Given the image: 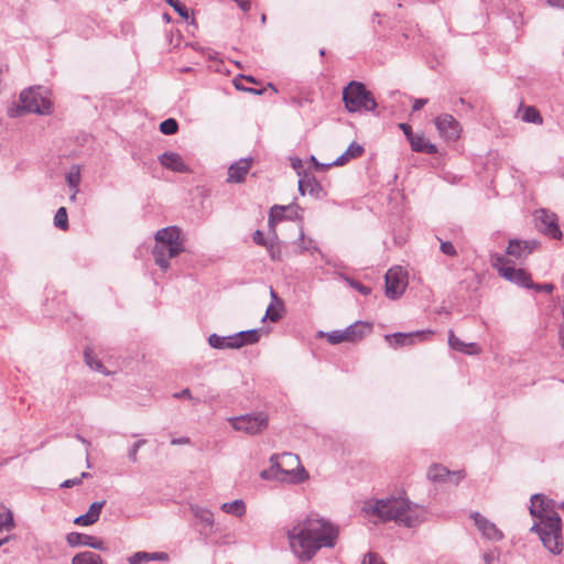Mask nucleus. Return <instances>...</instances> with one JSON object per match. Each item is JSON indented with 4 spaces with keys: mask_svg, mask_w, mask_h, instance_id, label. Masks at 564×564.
Wrapping results in <instances>:
<instances>
[{
    "mask_svg": "<svg viewBox=\"0 0 564 564\" xmlns=\"http://www.w3.org/2000/svg\"><path fill=\"white\" fill-rule=\"evenodd\" d=\"M229 345L232 348H241L246 345H252L260 340V333L258 329L242 330L229 336Z\"/></svg>",
    "mask_w": 564,
    "mask_h": 564,
    "instance_id": "19",
    "label": "nucleus"
},
{
    "mask_svg": "<svg viewBox=\"0 0 564 564\" xmlns=\"http://www.w3.org/2000/svg\"><path fill=\"white\" fill-rule=\"evenodd\" d=\"M270 462L271 467L260 473L264 480L300 484L308 477L306 470L301 467L299 457L292 453L272 455Z\"/></svg>",
    "mask_w": 564,
    "mask_h": 564,
    "instance_id": "4",
    "label": "nucleus"
},
{
    "mask_svg": "<svg viewBox=\"0 0 564 564\" xmlns=\"http://www.w3.org/2000/svg\"><path fill=\"white\" fill-rule=\"evenodd\" d=\"M538 247L539 242L536 240L511 239L507 247V253L516 259H522L528 257Z\"/></svg>",
    "mask_w": 564,
    "mask_h": 564,
    "instance_id": "16",
    "label": "nucleus"
},
{
    "mask_svg": "<svg viewBox=\"0 0 564 564\" xmlns=\"http://www.w3.org/2000/svg\"><path fill=\"white\" fill-rule=\"evenodd\" d=\"M147 443L145 440H139L132 444V446L128 451V457L131 462L135 463L138 460V451Z\"/></svg>",
    "mask_w": 564,
    "mask_h": 564,
    "instance_id": "42",
    "label": "nucleus"
},
{
    "mask_svg": "<svg viewBox=\"0 0 564 564\" xmlns=\"http://www.w3.org/2000/svg\"><path fill=\"white\" fill-rule=\"evenodd\" d=\"M470 517L485 539L490 541H500L503 539L502 531L486 517L481 516L479 512H473Z\"/></svg>",
    "mask_w": 564,
    "mask_h": 564,
    "instance_id": "13",
    "label": "nucleus"
},
{
    "mask_svg": "<svg viewBox=\"0 0 564 564\" xmlns=\"http://www.w3.org/2000/svg\"><path fill=\"white\" fill-rule=\"evenodd\" d=\"M440 248L444 254L449 257H455L457 253L454 245L451 241H442Z\"/></svg>",
    "mask_w": 564,
    "mask_h": 564,
    "instance_id": "48",
    "label": "nucleus"
},
{
    "mask_svg": "<svg viewBox=\"0 0 564 564\" xmlns=\"http://www.w3.org/2000/svg\"><path fill=\"white\" fill-rule=\"evenodd\" d=\"M191 511L205 527L212 528L214 525V514L210 510L197 505H192Z\"/></svg>",
    "mask_w": 564,
    "mask_h": 564,
    "instance_id": "26",
    "label": "nucleus"
},
{
    "mask_svg": "<svg viewBox=\"0 0 564 564\" xmlns=\"http://www.w3.org/2000/svg\"><path fill=\"white\" fill-rule=\"evenodd\" d=\"M14 527L13 513L11 510L1 506V516H0V530L7 529L10 530Z\"/></svg>",
    "mask_w": 564,
    "mask_h": 564,
    "instance_id": "36",
    "label": "nucleus"
},
{
    "mask_svg": "<svg viewBox=\"0 0 564 564\" xmlns=\"http://www.w3.org/2000/svg\"><path fill=\"white\" fill-rule=\"evenodd\" d=\"M316 188H319V184L316 182L315 177H313V176L311 177V176L305 175L304 178H301L299 181V191L302 195H304L306 193V191H308L311 194H313Z\"/></svg>",
    "mask_w": 564,
    "mask_h": 564,
    "instance_id": "30",
    "label": "nucleus"
},
{
    "mask_svg": "<svg viewBox=\"0 0 564 564\" xmlns=\"http://www.w3.org/2000/svg\"><path fill=\"white\" fill-rule=\"evenodd\" d=\"M191 441L188 437H180V438H173L171 441V444L172 445H184V444H188Z\"/></svg>",
    "mask_w": 564,
    "mask_h": 564,
    "instance_id": "56",
    "label": "nucleus"
},
{
    "mask_svg": "<svg viewBox=\"0 0 564 564\" xmlns=\"http://www.w3.org/2000/svg\"><path fill=\"white\" fill-rule=\"evenodd\" d=\"M399 127L404 132V134L406 135L408 141H410L411 138H413L415 135L412 132L411 126H409L408 123H400Z\"/></svg>",
    "mask_w": 564,
    "mask_h": 564,
    "instance_id": "51",
    "label": "nucleus"
},
{
    "mask_svg": "<svg viewBox=\"0 0 564 564\" xmlns=\"http://www.w3.org/2000/svg\"><path fill=\"white\" fill-rule=\"evenodd\" d=\"M339 528L329 520L310 514L288 531L290 547L301 562L311 561L324 547L337 544Z\"/></svg>",
    "mask_w": 564,
    "mask_h": 564,
    "instance_id": "1",
    "label": "nucleus"
},
{
    "mask_svg": "<svg viewBox=\"0 0 564 564\" xmlns=\"http://www.w3.org/2000/svg\"><path fill=\"white\" fill-rule=\"evenodd\" d=\"M364 151H365L364 147L354 141L349 144L347 150L332 163L322 164L316 160L315 156H312L311 161L314 163L316 169L324 170L326 167H330L334 165H336V166L344 165L351 159L359 158L364 153Z\"/></svg>",
    "mask_w": 564,
    "mask_h": 564,
    "instance_id": "14",
    "label": "nucleus"
},
{
    "mask_svg": "<svg viewBox=\"0 0 564 564\" xmlns=\"http://www.w3.org/2000/svg\"><path fill=\"white\" fill-rule=\"evenodd\" d=\"M546 3L555 8H564V0H545Z\"/></svg>",
    "mask_w": 564,
    "mask_h": 564,
    "instance_id": "58",
    "label": "nucleus"
},
{
    "mask_svg": "<svg viewBox=\"0 0 564 564\" xmlns=\"http://www.w3.org/2000/svg\"><path fill=\"white\" fill-rule=\"evenodd\" d=\"M534 217L540 232L552 239L560 240L562 238L563 234L558 227V217L555 213L541 208L535 212Z\"/></svg>",
    "mask_w": 564,
    "mask_h": 564,
    "instance_id": "10",
    "label": "nucleus"
},
{
    "mask_svg": "<svg viewBox=\"0 0 564 564\" xmlns=\"http://www.w3.org/2000/svg\"><path fill=\"white\" fill-rule=\"evenodd\" d=\"M361 564H387L384 563L378 554L369 552L365 554Z\"/></svg>",
    "mask_w": 564,
    "mask_h": 564,
    "instance_id": "46",
    "label": "nucleus"
},
{
    "mask_svg": "<svg viewBox=\"0 0 564 564\" xmlns=\"http://www.w3.org/2000/svg\"><path fill=\"white\" fill-rule=\"evenodd\" d=\"M408 280L401 268H392L386 273V295L391 300L399 299L405 291Z\"/></svg>",
    "mask_w": 564,
    "mask_h": 564,
    "instance_id": "11",
    "label": "nucleus"
},
{
    "mask_svg": "<svg viewBox=\"0 0 564 564\" xmlns=\"http://www.w3.org/2000/svg\"><path fill=\"white\" fill-rule=\"evenodd\" d=\"M265 247H267V250L269 252L271 260H273V261L281 260V248H280V245L278 241L271 240L267 243Z\"/></svg>",
    "mask_w": 564,
    "mask_h": 564,
    "instance_id": "38",
    "label": "nucleus"
},
{
    "mask_svg": "<svg viewBox=\"0 0 564 564\" xmlns=\"http://www.w3.org/2000/svg\"><path fill=\"white\" fill-rule=\"evenodd\" d=\"M77 440H79L82 443L86 444V445H89V442H87L84 437H82L80 435H76Z\"/></svg>",
    "mask_w": 564,
    "mask_h": 564,
    "instance_id": "59",
    "label": "nucleus"
},
{
    "mask_svg": "<svg viewBox=\"0 0 564 564\" xmlns=\"http://www.w3.org/2000/svg\"><path fill=\"white\" fill-rule=\"evenodd\" d=\"M361 513L373 523L394 521L406 528H415L426 520V509L403 496L368 499L362 503Z\"/></svg>",
    "mask_w": 564,
    "mask_h": 564,
    "instance_id": "2",
    "label": "nucleus"
},
{
    "mask_svg": "<svg viewBox=\"0 0 564 564\" xmlns=\"http://www.w3.org/2000/svg\"><path fill=\"white\" fill-rule=\"evenodd\" d=\"M366 330H370V325L367 323L356 322L348 326L343 334L346 335L347 341H357L364 338Z\"/></svg>",
    "mask_w": 564,
    "mask_h": 564,
    "instance_id": "24",
    "label": "nucleus"
},
{
    "mask_svg": "<svg viewBox=\"0 0 564 564\" xmlns=\"http://www.w3.org/2000/svg\"><path fill=\"white\" fill-rule=\"evenodd\" d=\"M66 182L70 189H75V193H78V186L80 183L79 166L75 165L70 169V171L66 174Z\"/></svg>",
    "mask_w": 564,
    "mask_h": 564,
    "instance_id": "32",
    "label": "nucleus"
},
{
    "mask_svg": "<svg viewBox=\"0 0 564 564\" xmlns=\"http://www.w3.org/2000/svg\"><path fill=\"white\" fill-rule=\"evenodd\" d=\"M343 100L349 112H373L378 106L371 91L362 83L355 80L344 88Z\"/></svg>",
    "mask_w": 564,
    "mask_h": 564,
    "instance_id": "7",
    "label": "nucleus"
},
{
    "mask_svg": "<svg viewBox=\"0 0 564 564\" xmlns=\"http://www.w3.org/2000/svg\"><path fill=\"white\" fill-rule=\"evenodd\" d=\"M533 518H538L531 531L536 532L544 547L552 554H560L563 550L562 520L555 510V502L544 495L535 494L531 497L529 508Z\"/></svg>",
    "mask_w": 564,
    "mask_h": 564,
    "instance_id": "3",
    "label": "nucleus"
},
{
    "mask_svg": "<svg viewBox=\"0 0 564 564\" xmlns=\"http://www.w3.org/2000/svg\"><path fill=\"white\" fill-rule=\"evenodd\" d=\"M435 126L440 134L449 141L457 140L462 132L459 122L453 116L447 113L436 117Z\"/></svg>",
    "mask_w": 564,
    "mask_h": 564,
    "instance_id": "12",
    "label": "nucleus"
},
{
    "mask_svg": "<svg viewBox=\"0 0 564 564\" xmlns=\"http://www.w3.org/2000/svg\"><path fill=\"white\" fill-rule=\"evenodd\" d=\"M553 288L554 286L550 283H545V284H534L533 283V286L531 289H535L536 291H540V292L551 293L553 291Z\"/></svg>",
    "mask_w": 564,
    "mask_h": 564,
    "instance_id": "49",
    "label": "nucleus"
},
{
    "mask_svg": "<svg viewBox=\"0 0 564 564\" xmlns=\"http://www.w3.org/2000/svg\"><path fill=\"white\" fill-rule=\"evenodd\" d=\"M72 564H104V562L100 555L91 551H85L76 554L72 560Z\"/></svg>",
    "mask_w": 564,
    "mask_h": 564,
    "instance_id": "28",
    "label": "nucleus"
},
{
    "mask_svg": "<svg viewBox=\"0 0 564 564\" xmlns=\"http://www.w3.org/2000/svg\"><path fill=\"white\" fill-rule=\"evenodd\" d=\"M177 130H178V123L173 118L165 119L164 121H162L160 123V131L163 134L172 135V134H175L177 132Z\"/></svg>",
    "mask_w": 564,
    "mask_h": 564,
    "instance_id": "37",
    "label": "nucleus"
},
{
    "mask_svg": "<svg viewBox=\"0 0 564 564\" xmlns=\"http://www.w3.org/2000/svg\"><path fill=\"white\" fill-rule=\"evenodd\" d=\"M271 296L274 301H278V295L276 293L273 291V289H271Z\"/></svg>",
    "mask_w": 564,
    "mask_h": 564,
    "instance_id": "60",
    "label": "nucleus"
},
{
    "mask_svg": "<svg viewBox=\"0 0 564 564\" xmlns=\"http://www.w3.org/2000/svg\"><path fill=\"white\" fill-rule=\"evenodd\" d=\"M291 206H279L275 205L271 208L269 215V226H273L274 223L280 221L285 218V213L290 210Z\"/></svg>",
    "mask_w": 564,
    "mask_h": 564,
    "instance_id": "31",
    "label": "nucleus"
},
{
    "mask_svg": "<svg viewBox=\"0 0 564 564\" xmlns=\"http://www.w3.org/2000/svg\"><path fill=\"white\" fill-rule=\"evenodd\" d=\"M167 560H169V555H167V553H164V552L149 553V552H144V551H139V552H135L134 554H132L128 558V562H129V564H142V563L150 562V561H167Z\"/></svg>",
    "mask_w": 564,
    "mask_h": 564,
    "instance_id": "23",
    "label": "nucleus"
},
{
    "mask_svg": "<svg viewBox=\"0 0 564 564\" xmlns=\"http://www.w3.org/2000/svg\"><path fill=\"white\" fill-rule=\"evenodd\" d=\"M53 111V104L48 97V91L43 87H29L23 89L19 96V104L8 110L11 118L20 117L24 113L50 115Z\"/></svg>",
    "mask_w": 564,
    "mask_h": 564,
    "instance_id": "6",
    "label": "nucleus"
},
{
    "mask_svg": "<svg viewBox=\"0 0 564 564\" xmlns=\"http://www.w3.org/2000/svg\"><path fill=\"white\" fill-rule=\"evenodd\" d=\"M432 332H414V333H395L393 335H386V340L390 346L397 348L399 346L412 345L415 339L423 340Z\"/></svg>",
    "mask_w": 564,
    "mask_h": 564,
    "instance_id": "17",
    "label": "nucleus"
},
{
    "mask_svg": "<svg viewBox=\"0 0 564 564\" xmlns=\"http://www.w3.org/2000/svg\"><path fill=\"white\" fill-rule=\"evenodd\" d=\"M221 510L228 514L242 517L246 512V505L241 499H237L232 502L223 503Z\"/></svg>",
    "mask_w": 564,
    "mask_h": 564,
    "instance_id": "29",
    "label": "nucleus"
},
{
    "mask_svg": "<svg viewBox=\"0 0 564 564\" xmlns=\"http://www.w3.org/2000/svg\"><path fill=\"white\" fill-rule=\"evenodd\" d=\"M253 241L259 246H267L268 243V241L263 237V234L260 230H257L253 234Z\"/></svg>",
    "mask_w": 564,
    "mask_h": 564,
    "instance_id": "50",
    "label": "nucleus"
},
{
    "mask_svg": "<svg viewBox=\"0 0 564 564\" xmlns=\"http://www.w3.org/2000/svg\"><path fill=\"white\" fill-rule=\"evenodd\" d=\"M79 484H82L80 478H73V479H67L64 482H62L61 487L62 488H70V487L77 486Z\"/></svg>",
    "mask_w": 564,
    "mask_h": 564,
    "instance_id": "52",
    "label": "nucleus"
},
{
    "mask_svg": "<svg viewBox=\"0 0 564 564\" xmlns=\"http://www.w3.org/2000/svg\"><path fill=\"white\" fill-rule=\"evenodd\" d=\"M496 560L494 552L489 551L484 554V561L486 564H491Z\"/></svg>",
    "mask_w": 564,
    "mask_h": 564,
    "instance_id": "57",
    "label": "nucleus"
},
{
    "mask_svg": "<svg viewBox=\"0 0 564 564\" xmlns=\"http://www.w3.org/2000/svg\"><path fill=\"white\" fill-rule=\"evenodd\" d=\"M229 336H226V337H221V336H218L217 334H212L209 337H208V344L215 348V349H225V348H229V349H234L230 345H229Z\"/></svg>",
    "mask_w": 564,
    "mask_h": 564,
    "instance_id": "33",
    "label": "nucleus"
},
{
    "mask_svg": "<svg viewBox=\"0 0 564 564\" xmlns=\"http://www.w3.org/2000/svg\"><path fill=\"white\" fill-rule=\"evenodd\" d=\"M229 422L236 431L253 435L260 433L268 426V416L263 412L249 413L231 417Z\"/></svg>",
    "mask_w": 564,
    "mask_h": 564,
    "instance_id": "9",
    "label": "nucleus"
},
{
    "mask_svg": "<svg viewBox=\"0 0 564 564\" xmlns=\"http://www.w3.org/2000/svg\"><path fill=\"white\" fill-rule=\"evenodd\" d=\"M491 263L492 267L498 270L499 274L506 280L527 289H531L533 286L530 274L523 269H517L508 265L503 256L498 253L494 254L491 257Z\"/></svg>",
    "mask_w": 564,
    "mask_h": 564,
    "instance_id": "8",
    "label": "nucleus"
},
{
    "mask_svg": "<svg viewBox=\"0 0 564 564\" xmlns=\"http://www.w3.org/2000/svg\"><path fill=\"white\" fill-rule=\"evenodd\" d=\"M84 357H85V361H86L87 366L90 369H93L95 371H98V372H100L102 375H106V376H109L111 373L110 371H108L106 369L104 364L99 359L96 358L93 349L86 348L85 352H84Z\"/></svg>",
    "mask_w": 564,
    "mask_h": 564,
    "instance_id": "27",
    "label": "nucleus"
},
{
    "mask_svg": "<svg viewBox=\"0 0 564 564\" xmlns=\"http://www.w3.org/2000/svg\"><path fill=\"white\" fill-rule=\"evenodd\" d=\"M89 476H90L89 473L84 471V473H82L79 478L83 479V478H87Z\"/></svg>",
    "mask_w": 564,
    "mask_h": 564,
    "instance_id": "62",
    "label": "nucleus"
},
{
    "mask_svg": "<svg viewBox=\"0 0 564 564\" xmlns=\"http://www.w3.org/2000/svg\"><path fill=\"white\" fill-rule=\"evenodd\" d=\"M521 118L525 122L542 123V117L540 112L534 107L531 106H528L523 109Z\"/></svg>",
    "mask_w": 564,
    "mask_h": 564,
    "instance_id": "35",
    "label": "nucleus"
},
{
    "mask_svg": "<svg viewBox=\"0 0 564 564\" xmlns=\"http://www.w3.org/2000/svg\"><path fill=\"white\" fill-rule=\"evenodd\" d=\"M448 345L452 349L467 354L477 355L480 352V348L475 344H466L455 336L453 330L448 332Z\"/></svg>",
    "mask_w": 564,
    "mask_h": 564,
    "instance_id": "22",
    "label": "nucleus"
},
{
    "mask_svg": "<svg viewBox=\"0 0 564 564\" xmlns=\"http://www.w3.org/2000/svg\"><path fill=\"white\" fill-rule=\"evenodd\" d=\"M106 501H95L90 505L88 509V513L95 519L97 522L101 512L102 507L105 506Z\"/></svg>",
    "mask_w": 564,
    "mask_h": 564,
    "instance_id": "43",
    "label": "nucleus"
},
{
    "mask_svg": "<svg viewBox=\"0 0 564 564\" xmlns=\"http://www.w3.org/2000/svg\"><path fill=\"white\" fill-rule=\"evenodd\" d=\"M427 477L432 481H444L446 478L449 480L455 478L454 482L458 484V481L463 478V475L460 471L452 474L446 467L442 465H432L427 470Z\"/></svg>",
    "mask_w": 564,
    "mask_h": 564,
    "instance_id": "20",
    "label": "nucleus"
},
{
    "mask_svg": "<svg viewBox=\"0 0 564 564\" xmlns=\"http://www.w3.org/2000/svg\"><path fill=\"white\" fill-rule=\"evenodd\" d=\"M72 191H73V193L70 195V200H75L77 193H75V189H72Z\"/></svg>",
    "mask_w": 564,
    "mask_h": 564,
    "instance_id": "64",
    "label": "nucleus"
},
{
    "mask_svg": "<svg viewBox=\"0 0 564 564\" xmlns=\"http://www.w3.org/2000/svg\"><path fill=\"white\" fill-rule=\"evenodd\" d=\"M238 7L243 10V11H249L250 8H251V4H250V1L249 0H234Z\"/></svg>",
    "mask_w": 564,
    "mask_h": 564,
    "instance_id": "55",
    "label": "nucleus"
},
{
    "mask_svg": "<svg viewBox=\"0 0 564 564\" xmlns=\"http://www.w3.org/2000/svg\"><path fill=\"white\" fill-rule=\"evenodd\" d=\"M251 163L249 160H239L231 164L228 169V182L240 183L245 180V176L249 172Z\"/></svg>",
    "mask_w": 564,
    "mask_h": 564,
    "instance_id": "21",
    "label": "nucleus"
},
{
    "mask_svg": "<svg viewBox=\"0 0 564 564\" xmlns=\"http://www.w3.org/2000/svg\"><path fill=\"white\" fill-rule=\"evenodd\" d=\"M54 225L61 230L68 229V216L65 207H59L54 217Z\"/></svg>",
    "mask_w": 564,
    "mask_h": 564,
    "instance_id": "34",
    "label": "nucleus"
},
{
    "mask_svg": "<svg viewBox=\"0 0 564 564\" xmlns=\"http://www.w3.org/2000/svg\"><path fill=\"white\" fill-rule=\"evenodd\" d=\"M300 239H301V243H300L301 251H311V250L319 251L318 248L316 246H314V242L312 239H307V240L305 239L303 231L301 232Z\"/></svg>",
    "mask_w": 564,
    "mask_h": 564,
    "instance_id": "44",
    "label": "nucleus"
},
{
    "mask_svg": "<svg viewBox=\"0 0 564 564\" xmlns=\"http://www.w3.org/2000/svg\"><path fill=\"white\" fill-rule=\"evenodd\" d=\"M409 142L412 150L415 152H424L427 154H435L437 152L436 145L427 141L423 135L415 134Z\"/></svg>",
    "mask_w": 564,
    "mask_h": 564,
    "instance_id": "25",
    "label": "nucleus"
},
{
    "mask_svg": "<svg viewBox=\"0 0 564 564\" xmlns=\"http://www.w3.org/2000/svg\"><path fill=\"white\" fill-rule=\"evenodd\" d=\"M243 78L247 79L248 82L256 83L254 78L251 76H243Z\"/></svg>",
    "mask_w": 564,
    "mask_h": 564,
    "instance_id": "61",
    "label": "nucleus"
},
{
    "mask_svg": "<svg viewBox=\"0 0 564 564\" xmlns=\"http://www.w3.org/2000/svg\"><path fill=\"white\" fill-rule=\"evenodd\" d=\"M426 104H427V99L426 98L415 99L414 104H413V111L421 110Z\"/></svg>",
    "mask_w": 564,
    "mask_h": 564,
    "instance_id": "54",
    "label": "nucleus"
},
{
    "mask_svg": "<svg viewBox=\"0 0 564 564\" xmlns=\"http://www.w3.org/2000/svg\"><path fill=\"white\" fill-rule=\"evenodd\" d=\"M326 336H327V340L333 345H337L343 341H347V337L345 334H343V330H334V332L328 333Z\"/></svg>",
    "mask_w": 564,
    "mask_h": 564,
    "instance_id": "41",
    "label": "nucleus"
},
{
    "mask_svg": "<svg viewBox=\"0 0 564 564\" xmlns=\"http://www.w3.org/2000/svg\"><path fill=\"white\" fill-rule=\"evenodd\" d=\"M154 239L155 246L152 249V254L155 264L166 271L170 267L169 260L177 257L184 250L181 229L176 226L160 229L155 232Z\"/></svg>",
    "mask_w": 564,
    "mask_h": 564,
    "instance_id": "5",
    "label": "nucleus"
},
{
    "mask_svg": "<svg viewBox=\"0 0 564 564\" xmlns=\"http://www.w3.org/2000/svg\"><path fill=\"white\" fill-rule=\"evenodd\" d=\"M247 90H248V91H251V93H254V94H257V95H260V94H261V91H260V90H257V89H253V88H249V89H247Z\"/></svg>",
    "mask_w": 564,
    "mask_h": 564,
    "instance_id": "63",
    "label": "nucleus"
},
{
    "mask_svg": "<svg viewBox=\"0 0 564 564\" xmlns=\"http://www.w3.org/2000/svg\"><path fill=\"white\" fill-rule=\"evenodd\" d=\"M160 163L167 170L177 173H187L189 167L185 164L184 160L178 153L164 152L159 156Z\"/></svg>",
    "mask_w": 564,
    "mask_h": 564,
    "instance_id": "18",
    "label": "nucleus"
},
{
    "mask_svg": "<svg viewBox=\"0 0 564 564\" xmlns=\"http://www.w3.org/2000/svg\"><path fill=\"white\" fill-rule=\"evenodd\" d=\"M345 281L356 291L361 293L362 295H368L371 292V289L369 286L364 285L359 281L352 280L350 278H345Z\"/></svg>",
    "mask_w": 564,
    "mask_h": 564,
    "instance_id": "40",
    "label": "nucleus"
},
{
    "mask_svg": "<svg viewBox=\"0 0 564 564\" xmlns=\"http://www.w3.org/2000/svg\"><path fill=\"white\" fill-rule=\"evenodd\" d=\"M66 541L72 547L83 545V546H89L95 550H101V551L106 550L105 543L101 539L93 536V535L84 534V533H78V532L68 533L66 536Z\"/></svg>",
    "mask_w": 564,
    "mask_h": 564,
    "instance_id": "15",
    "label": "nucleus"
},
{
    "mask_svg": "<svg viewBox=\"0 0 564 564\" xmlns=\"http://www.w3.org/2000/svg\"><path fill=\"white\" fill-rule=\"evenodd\" d=\"M96 521L95 519L88 513L86 512L85 514H82L79 517H77L74 521L75 524H78V525H91L94 524Z\"/></svg>",
    "mask_w": 564,
    "mask_h": 564,
    "instance_id": "47",
    "label": "nucleus"
},
{
    "mask_svg": "<svg viewBox=\"0 0 564 564\" xmlns=\"http://www.w3.org/2000/svg\"><path fill=\"white\" fill-rule=\"evenodd\" d=\"M265 318H269L271 322L275 323L281 318V313L278 308L274 307L273 304H270L265 312Z\"/></svg>",
    "mask_w": 564,
    "mask_h": 564,
    "instance_id": "45",
    "label": "nucleus"
},
{
    "mask_svg": "<svg viewBox=\"0 0 564 564\" xmlns=\"http://www.w3.org/2000/svg\"><path fill=\"white\" fill-rule=\"evenodd\" d=\"M173 397L175 399H183V398H186V399H189V400H193V397H192V393H191V390L189 389H184L182 390L181 392H176L173 394Z\"/></svg>",
    "mask_w": 564,
    "mask_h": 564,
    "instance_id": "53",
    "label": "nucleus"
},
{
    "mask_svg": "<svg viewBox=\"0 0 564 564\" xmlns=\"http://www.w3.org/2000/svg\"><path fill=\"white\" fill-rule=\"evenodd\" d=\"M166 2L184 19L188 18V10L180 0H166Z\"/></svg>",
    "mask_w": 564,
    "mask_h": 564,
    "instance_id": "39",
    "label": "nucleus"
}]
</instances>
